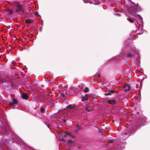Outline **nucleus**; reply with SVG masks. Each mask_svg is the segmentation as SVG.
Segmentation results:
<instances>
[{"label": "nucleus", "mask_w": 150, "mask_h": 150, "mask_svg": "<svg viewBox=\"0 0 150 150\" xmlns=\"http://www.w3.org/2000/svg\"><path fill=\"white\" fill-rule=\"evenodd\" d=\"M89 91V89L87 87H85V89L84 90L83 92L85 93H86L88 92Z\"/></svg>", "instance_id": "obj_13"}, {"label": "nucleus", "mask_w": 150, "mask_h": 150, "mask_svg": "<svg viewBox=\"0 0 150 150\" xmlns=\"http://www.w3.org/2000/svg\"><path fill=\"white\" fill-rule=\"evenodd\" d=\"M108 92H109L111 94L112 93L113 94L115 92V91L114 89H112L111 90H108Z\"/></svg>", "instance_id": "obj_12"}, {"label": "nucleus", "mask_w": 150, "mask_h": 150, "mask_svg": "<svg viewBox=\"0 0 150 150\" xmlns=\"http://www.w3.org/2000/svg\"><path fill=\"white\" fill-rule=\"evenodd\" d=\"M107 102L108 103L112 105L116 103V101L115 100H107Z\"/></svg>", "instance_id": "obj_5"}, {"label": "nucleus", "mask_w": 150, "mask_h": 150, "mask_svg": "<svg viewBox=\"0 0 150 150\" xmlns=\"http://www.w3.org/2000/svg\"><path fill=\"white\" fill-rule=\"evenodd\" d=\"M10 80L9 79H6L3 77L0 76V83H3L9 81Z\"/></svg>", "instance_id": "obj_2"}, {"label": "nucleus", "mask_w": 150, "mask_h": 150, "mask_svg": "<svg viewBox=\"0 0 150 150\" xmlns=\"http://www.w3.org/2000/svg\"><path fill=\"white\" fill-rule=\"evenodd\" d=\"M25 22L26 23L29 24L32 23V20L31 19L28 18L25 21Z\"/></svg>", "instance_id": "obj_9"}, {"label": "nucleus", "mask_w": 150, "mask_h": 150, "mask_svg": "<svg viewBox=\"0 0 150 150\" xmlns=\"http://www.w3.org/2000/svg\"><path fill=\"white\" fill-rule=\"evenodd\" d=\"M100 75H101V74L100 73H98L97 75V77L99 78L100 77Z\"/></svg>", "instance_id": "obj_24"}, {"label": "nucleus", "mask_w": 150, "mask_h": 150, "mask_svg": "<svg viewBox=\"0 0 150 150\" xmlns=\"http://www.w3.org/2000/svg\"><path fill=\"white\" fill-rule=\"evenodd\" d=\"M104 95L105 96H111V94L109 92L108 93H105L104 94Z\"/></svg>", "instance_id": "obj_17"}, {"label": "nucleus", "mask_w": 150, "mask_h": 150, "mask_svg": "<svg viewBox=\"0 0 150 150\" xmlns=\"http://www.w3.org/2000/svg\"><path fill=\"white\" fill-rule=\"evenodd\" d=\"M137 6V11H140L141 10V8L139 7L138 6H137V5H136Z\"/></svg>", "instance_id": "obj_20"}, {"label": "nucleus", "mask_w": 150, "mask_h": 150, "mask_svg": "<svg viewBox=\"0 0 150 150\" xmlns=\"http://www.w3.org/2000/svg\"><path fill=\"white\" fill-rule=\"evenodd\" d=\"M127 87H128V88L126 89L124 91L125 92H127L130 90V87L128 84H126L123 87L124 88H127Z\"/></svg>", "instance_id": "obj_4"}, {"label": "nucleus", "mask_w": 150, "mask_h": 150, "mask_svg": "<svg viewBox=\"0 0 150 150\" xmlns=\"http://www.w3.org/2000/svg\"><path fill=\"white\" fill-rule=\"evenodd\" d=\"M88 94H86L85 96L83 97L81 99V100L83 101H86L88 100Z\"/></svg>", "instance_id": "obj_7"}, {"label": "nucleus", "mask_w": 150, "mask_h": 150, "mask_svg": "<svg viewBox=\"0 0 150 150\" xmlns=\"http://www.w3.org/2000/svg\"><path fill=\"white\" fill-rule=\"evenodd\" d=\"M67 132V136L71 137L72 138H73L74 137V136L73 134H72L71 133H69L68 132Z\"/></svg>", "instance_id": "obj_8"}, {"label": "nucleus", "mask_w": 150, "mask_h": 150, "mask_svg": "<svg viewBox=\"0 0 150 150\" xmlns=\"http://www.w3.org/2000/svg\"><path fill=\"white\" fill-rule=\"evenodd\" d=\"M62 96L63 97H64L65 96V95L63 93L62 94Z\"/></svg>", "instance_id": "obj_30"}, {"label": "nucleus", "mask_w": 150, "mask_h": 150, "mask_svg": "<svg viewBox=\"0 0 150 150\" xmlns=\"http://www.w3.org/2000/svg\"><path fill=\"white\" fill-rule=\"evenodd\" d=\"M134 16L138 18L140 21H142V18L139 15L135 14V15H134Z\"/></svg>", "instance_id": "obj_10"}, {"label": "nucleus", "mask_w": 150, "mask_h": 150, "mask_svg": "<svg viewBox=\"0 0 150 150\" xmlns=\"http://www.w3.org/2000/svg\"><path fill=\"white\" fill-rule=\"evenodd\" d=\"M42 29V27H40V30L41 31Z\"/></svg>", "instance_id": "obj_28"}, {"label": "nucleus", "mask_w": 150, "mask_h": 150, "mask_svg": "<svg viewBox=\"0 0 150 150\" xmlns=\"http://www.w3.org/2000/svg\"><path fill=\"white\" fill-rule=\"evenodd\" d=\"M66 108L72 109L74 108V106H72L71 104H70L69 105L67 106Z\"/></svg>", "instance_id": "obj_11"}, {"label": "nucleus", "mask_w": 150, "mask_h": 150, "mask_svg": "<svg viewBox=\"0 0 150 150\" xmlns=\"http://www.w3.org/2000/svg\"><path fill=\"white\" fill-rule=\"evenodd\" d=\"M2 150H4V149H2Z\"/></svg>", "instance_id": "obj_32"}, {"label": "nucleus", "mask_w": 150, "mask_h": 150, "mask_svg": "<svg viewBox=\"0 0 150 150\" xmlns=\"http://www.w3.org/2000/svg\"><path fill=\"white\" fill-rule=\"evenodd\" d=\"M68 142H69L70 143H72V140H69L68 141Z\"/></svg>", "instance_id": "obj_27"}, {"label": "nucleus", "mask_w": 150, "mask_h": 150, "mask_svg": "<svg viewBox=\"0 0 150 150\" xmlns=\"http://www.w3.org/2000/svg\"><path fill=\"white\" fill-rule=\"evenodd\" d=\"M137 5L138 6V4H137Z\"/></svg>", "instance_id": "obj_33"}, {"label": "nucleus", "mask_w": 150, "mask_h": 150, "mask_svg": "<svg viewBox=\"0 0 150 150\" xmlns=\"http://www.w3.org/2000/svg\"><path fill=\"white\" fill-rule=\"evenodd\" d=\"M86 110L88 112L90 111V110L88 109V108H86Z\"/></svg>", "instance_id": "obj_26"}, {"label": "nucleus", "mask_w": 150, "mask_h": 150, "mask_svg": "<svg viewBox=\"0 0 150 150\" xmlns=\"http://www.w3.org/2000/svg\"><path fill=\"white\" fill-rule=\"evenodd\" d=\"M4 129L5 131V132H7L8 130L9 129V127L7 125V126H6L5 127H4Z\"/></svg>", "instance_id": "obj_15"}, {"label": "nucleus", "mask_w": 150, "mask_h": 150, "mask_svg": "<svg viewBox=\"0 0 150 150\" xmlns=\"http://www.w3.org/2000/svg\"><path fill=\"white\" fill-rule=\"evenodd\" d=\"M131 56H132V55L130 53H129L127 55V57H131Z\"/></svg>", "instance_id": "obj_23"}, {"label": "nucleus", "mask_w": 150, "mask_h": 150, "mask_svg": "<svg viewBox=\"0 0 150 150\" xmlns=\"http://www.w3.org/2000/svg\"><path fill=\"white\" fill-rule=\"evenodd\" d=\"M127 20L130 23H132L134 22L133 20L130 18H127Z\"/></svg>", "instance_id": "obj_14"}, {"label": "nucleus", "mask_w": 150, "mask_h": 150, "mask_svg": "<svg viewBox=\"0 0 150 150\" xmlns=\"http://www.w3.org/2000/svg\"><path fill=\"white\" fill-rule=\"evenodd\" d=\"M63 122H66V120H63Z\"/></svg>", "instance_id": "obj_29"}, {"label": "nucleus", "mask_w": 150, "mask_h": 150, "mask_svg": "<svg viewBox=\"0 0 150 150\" xmlns=\"http://www.w3.org/2000/svg\"><path fill=\"white\" fill-rule=\"evenodd\" d=\"M129 134V135L128 136H126V137H128L130 135V134H129V132H125L124 133V135H126L127 134Z\"/></svg>", "instance_id": "obj_18"}, {"label": "nucleus", "mask_w": 150, "mask_h": 150, "mask_svg": "<svg viewBox=\"0 0 150 150\" xmlns=\"http://www.w3.org/2000/svg\"><path fill=\"white\" fill-rule=\"evenodd\" d=\"M76 126L77 130H79L80 129V128L79 127V125L78 124H77L76 125Z\"/></svg>", "instance_id": "obj_19"}, {"label": "nucleus", "mask_w": 150, "mask_h": 150, "mask_svg": "<svg viewBox=\"0 0 150 150\" xmlns=\"http://www.w3.org/2000/svg\"><path fill=\"white\" fill-rule=\"evenodd\" d=\"M13 5L16 7V10L15 12H23V9L22 6L18 2L14 1L13 3Z\"/></svg>", "instance_id": "obj_1"}, {"label": "nucleus", "mask_w": 150, "mask_h": 150, "mask_svg": "<svg viewBox=\"0 0 150 150\" xmlns=\"http://www.w3.org/2000/svg\"><path fill=\"white\" fill-rule=\"evenodd\" d=\"M18 103V101L15 99H13L12 100V103H9V105L11 107L12 106H13V104H16Z\"/></svg>", "instance_id": "obj_3"}, {"label": "nucleus", "mask_w": 150, "mask_h": 150, "mask_svg": "<svg viewBox=\"0 0 150 150\" xmlns=\"http://www.w3.org/2000/svg\"><path fill=\"white\" fill-rule=\"evenodd\" d=\"M7 11L10 15L11 14L13 13L12 11L10 9H8Z\"/></svg>", "instance_id": "obj_16"}, {"label": "nucleus", "mask_w": 150, "mask_h": 150, "mask_svg": "<svg viewBox=\"0 0 150 150\" xmlns=\"http://www.w3.org/2000/svg\"><path fill=\"white\" fill-rule=\"evenodd\" d=\"M40 111L42 112H43L44 111V109L43 108H40Z\"/></svg>", "instance_id": "obj_22"}, {"label": "nucleus", "mask_w": 150, "mask_h": 150, "mask_svg": "<svg viewBox=\"0 0 150 150\" xmlns=\"http://www.w3.org/2000/svg\"><path fill=\"white\" fill-rule=\"evenodd\" d=\"M28 96L26 93H24L22 95L21 97L23 99L25 100H27L28 98Z\"/></svg>", "instance_id": "obj_6"}, {"label": "nucleus", "mask_w": 150, "mask_h": 150, "mask_svg": "<svg viewBox=\"0 0 150 150\" xmlns=\"http://www.w3.org/2000/svg\"><path fill=\"white\" fill-rule=\"evenodd\" d=\"M108 143H112L113 142V141L112 140H108Z\"/></svg>", "instance_id": "obj_21"}, {"label": "nucleus", "mask_w": 150, "mask_h": 150, "mask_svg": "<svg viewBox=\"0 0 150 150\" xmlns=\"http://www.w3.org/2000/svg\"><path fill=\"white\" fill-rule=\"evenodd\" d=\"M67 136V132H65V134H64V137H66Z\"/></svg>", "instance_id": "obj_25"}, {"label": "nucleus", "mask_w": 150, "mask_h": 150, "mask_svg": "<svg viewBox=\"0 0 150 150\" xmlns=\"http://www.w3.org/2000/svg\"><path fill=\"white\" fill-rule=\"evenodd\" d=\"M35 15H37L38 16V12L36 13H35Z\"/></svg>", "instance_id": "obj_31"}]
</instances>
